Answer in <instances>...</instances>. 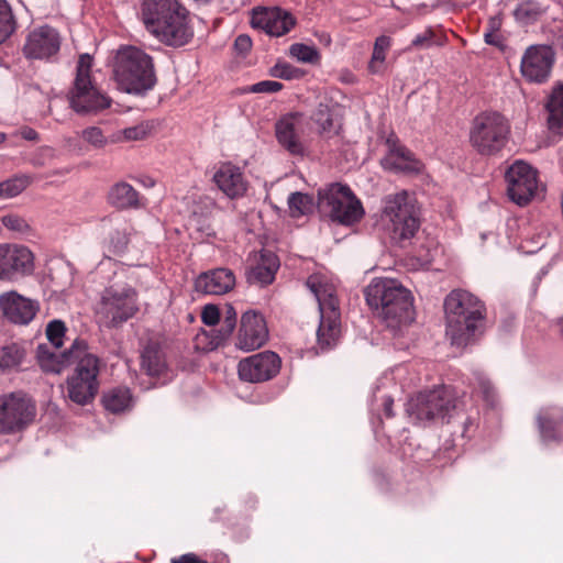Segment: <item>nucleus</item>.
Masks as SVG:
<instances>
[{
    "instance_id": "nucleus-17",
    "label": "nucleus",
    "mask_w": 563,
    "mask_h": 563,
    "mask_svg": "<svg viewBox=\"0 0 563 563\" xmlns=\"http://www.w3.org/2000/svg\"><path fill=\"white\" fill-rule=\"evenodd\" d=\"M60 48V36L57 30L48 25L33 29L26 36L23 53L30 59H48Z\"/></svg>"
},
{
    "instance_id": "nucleus-38",
    "label": "nucleus",
    "mask_w": 563,
    "mask_h": 563,
    "mask_svg": "<svg viewBox=\"0 0 563 563\" xmlns=\"http://www.w3.org/2000/svg\"><path fill=\"white\" fill-rule=\"evenodd\" d=\"M30 184L27 176H18L0 183L2 198H11L22 192Z\"/></svg>"
},
{
    "instance_id": "nucleus-36",
    "label": "nucleus",
    "mask_w": 563,
    "mask_h": 563,
    "mask_svg": "<svg viewBox=\"0 0 563 563\" xmlns=\"http://www.w3.org/2000/svg\"><path fill=\"white\" fill-rule=\"evenodd\" d=\"M445 43V36L437 34L432 29H426L422 33L415 36L410 48L427 49L431 46H442Z\"/></svg>"
},
{
    "instance_id": "nucleus-4",
    "label": "nucleus",
    "mask_w": 563,
    "mask_h": 563,
    "mask_svg": "<svg viewBox=\"0 0 563 563\" xmlns=\"http://www.w3.org/2000/svg\"><path fill=\"white\" fill-rule=\"evenodd\" d=\"M113 77L120 90L144 95L156 84L153 58L136 46H123L115 55Z\"/></svg>"
},
{
    "instance_id": "nucleus-41",
    "label": "nucleus",
    "mask_w": 563,
    "mask_h": 563,
    "mask_svg": "<svg viewBox=\"0 0 563 563\" xmlns=\"http://www.w3.org/2000/svg\"><path fill=\"white\" fill-rule=\"evenodd\" d=\"M312 120L319 125L320 132H330L333 128V119L329 106L320 103L312 114Z\"/></svg>"
},
{
    "instance_id": "nucleus-11",
    "label": "nucleus",
    "mask_w": 563,
    "mask_h": 563,
    "mask_svg": "<svg viewBox=\"0 0 563 563\" xmlns=\"http://www.w3.org/2000/svg\"><path fill=\"white\" fill-rule=\"evenodd\" d=\"M74 364V373L67 378V396L75 404L84 406L92 401L98 393L100 360L87 347Z\"/></svg>"
},
{
    "instance_id": "nucleus-13",
    "label": "nucleus",
    "mask_w": 563,
    "mask_h": 563,
    "mask_svg": "<svg viewBox=\"0 0 563 563\" xmlns=\"http://www.w3.org/2000/svg\"><path fill=\"white\" fill-rule=\"evenodd\" d=\"M507 192L519 206L527 205L538 189L537 172L527 163L518 161L506 172Z\"/></svg>"
},
{
    "instance_id": "nucleus-12",
    "label": "nucleus",
    "mask_w": 563,
    "mask_h": 563,
    "mask_svg": "<svg viewBox=\"0 0 563 563\" xmlns=\"http://www.w3.org/2000/svg\"><path fill=\"white\" fill-rule=\"evenodd\" d=\"M36 405L23 391L0 396V434H14L26 429L35 419Z\"/></svg>"
},
{
    "instance_id": "nucleus-24",
    "label": "nucleus",
    "mask_w": 563,
    "mask_h": 563,
    "mask_svg": "<svg viewBox=\"0 0 563 563\" xmlns=\"http://www.w3.org/2000/svg\"><path fill=\"white\" fill-rule=\"evenodd\" d=\"M397 218H387V224L393 241L400 243L411 239L420 227L419 209L413 200Z\"/></svg>"
},
{
    "instance_id": "nucleus-21",
    "label": "nucleus",
    "mask_w": 563,
    "mask_h": 563,
    "mask_svg": "<svg viewBox=\"0 0 563 563\" xmlns=\"http://www.w3.org/2000/svg\"><path fill=\"white\" fill-rule=\"evenodd\" d=\"M268 331L262 314L247 311L241 318L236 346L244 351L260 349L266 342Z\"/></svg>"
},
{
    "instance_id": "nucleus-31",
    "label": "nucleus",
    "mask_w": 563,
    "mask_h": 563,
    "mask_svg": "<svg viewBox=\"0 0 563 563\" xmlns=\"http://www.w3.org/2000/svg\"><path fill=\"white\" fill-rule=\"evenodd\" d=\"M549 126L555 133H563V86L553 89L547 102Z\"/></svg>"
},
{
    "instance_id": "nucleus-27",
    "label": "nucleus",
    "mask_w": 563,
    "mask_h": 563,
    "mask_svg": "<svg viewBox=\"0 0 563 563\" xmlns=\"http://www.w3.org/2000/svg\"><path fill=\"white\" fill-rule=\"evenodd\" d=\"M541 440L545 444L563 441V409L558 406L542 408L537 416Z\"/></svg>"
},
{
    "instance_id": "nucleus-8",
    "label": "nucleus",
    "mask_w": 563,
    "mask_h": 563,
    "mask_svg": "<svg viewBox=\"0 0 563 563\" xmlns=\"http://www.w3.org/2000/svg\"><path fill=\"white\" fill-rule=\"evenodd\" d=\"M318 206L331 220L344 225L360 221L364 214L361 201L347 186L341 184H332L320 190Z\"/></svg>"
},
{
    "instance_id": "nucleus-1",
    "label": "nucleus",
    "mask_w": 563,
    "mask_h": 563,
    "mask_svg": "<svg viewBox=\"0 0 563 563\" xmlns=\"http://www.w3.org/2000/svg\"><path fill=\"white\" fill-rule=\"evenodd\" d=\"M142 20L146 30L168 46H183L194 36L188 11L177 0H144Z\"/></svg>"
},
{
    "instance_id": "nucleus-28",
    "label": "nucleus",
    "mask_w": 563,
    "mask_h": 563,
    "mask_svg": "<svg viewBox=\"0 0 563 563\" xmlns=\"http://www.w3.org/2000/svg\"><path fill=\"white\" fill-rule=\"evenodd\" d=\"M278 267L277 256L273 252L264 250L256 264L246 272V279L250 284L268 285L274 280Z\"/></svg>"
},
{
    "instance_id": "nucleus-30",
    "label": "nucleus",
    "mask_w": 563,
    "mask_h": 563,
    "mask_svg": "<svg viewBox=\"0 0 563 563\" xmlns=\"http://www.w3.org/2000/svg\"><path fill=\"white\" fill-rule=\"evenodd\" d=\"M108 202L118 209L140 207L137 191L125 181L117 183L110 188L108 194Z\"/></svg>"
},
{
    "instance_id": "nucleus-29",
    "label": "nucleus",
    "mask_w": 563,
    "mask_h": 563,
    "mask_svg": "<svg viewBox=\"0 0 563 563\" xmlns=\"http://www.w3.org/2000/svg\"><path fill=\"white\" fill-rule=\"evenodd\" d=\"M141 368L148 376H161L167 369L166 356L157 341H148L141 353Z\"/></svg>"
},
{
    "instance_id": "nucleus-7",
    "label": "nucleus",
    "mask_w": 563,
    "mask_h": 563,
    "mask_svg": "<svg viewBox=\"0 0 563 563\" xmlns=\"http://www.w3.org/2000/svg\"><path fill=\"white\" fill-rule=\"evenodd\" d=\"M90 68V55H80L76 67L74 86L68 95L70 107L77 113L98 112L110 107L111 103V100L92 84Z\"/></svg>"
},
{
    "instance_id": "nucleus-53",
    "label": "nucleus",
    "mask_w": 563,
    "mask_h": 563,
    "mask_svg": "<svg viewBox=\"0 0 563 563\" xmlns=\"http://www.w3.org/2000/svg\"><path fill=\"white\" fill-rule=\"evenodd\" d=\"M485 42L489 45L501 46L503 37L499 33L484 32Z\"/></svg>"
},
{
    "instance_id": "nucleus-59",
    "label": "nucleus",
    "mask_w": 563,
    "mask_h": 563,
    "mask_svg": "<svg viewBox=\"0 0 563 563\" xmlns=\"http://www.w3.org/2000/svg\"><path fill=\"white\" fill-rule=\"evenodd\" d=\"M198 4H207L210 3L212 0H194Z\"/></svg>"
},
{
    "instance_id": "nucleus-51",
    "label": "nucleus",
    "mask_w": 563,
    "mask_h": 563,
    "mask_svg": "<svg viewBox=\"0 0 563 563\" xmlns=\"http://www.w3.org/2000/svg\"><path fill=\"white\" fill-rule=\"evenodd\" d=\"M54 157V151L51 147H41L32 157L31 162L34 166H44L47 161Z\"/></svg>"
},
{
    "instance_id": "nucleus-34",
    "label": "nucleus",
    "mask_w": 563,
    "mask_h": 563,
    "mask_svg": "<svg viewBox=\"0 0 563 563\" xmlns=\"http://www.w3.org/2000/svg\"><path fill=\"white\" fill-rule=\"evenodd\" d=\"M289 213L292 218H299L301 216L309 214L313 211L314 202L313 198L308 194L299 191L292 192L288 197Z\"/></svg>"
},
{
    "instance_id": "nucleus-60",
    "label": "nucleus",
    "mask_w": 563,
    "mask_h": 563,
    "mask_svg": "<svg viewBox=\"0 0 563 563\" xmlns=\"http://www.w3.org/2000/svg\"><path fill=\"white\" fill-rule=\"evenodd\" d=\"M5 134L0 132V144L3 143L5 141Z\"/></svg>"
},
{
    "instance_id": "nucleus-39",
    "label": "nucleus",
    "mask_w": 563,
    "mask_h": 563,
    "mask_svg": "<svg viewBox=\"0 0 563 563\" xmlns=\"http://www.w3.org/2000/svg\"><path fill=\"white\" fill-rule=\"evenodd\" d=\"M289 54L302 63L313 64L319 59V53L313 46L295 43L289 47Z\"/></svg>"
},
{
    "instance_id": "nucleus-2",
    "label": "nucleus",
    "mask_w": 563,
    "mask_h": 563,
    "mask_svg": "<svg viewBox=\"0 0 563 563\" xmlns=\"http://www.w3.org/2000/svg\"><path fill=\"white\" fill-rule=\"evenodd\" d=\"M365 298L375 314L390 329L407 325L415 319L412 296L395 279H373L365 288Z\"/></svg>"
},
{
    "instance_id": "nucleus-14",
    "label": "nucleus",
    "mask_w": 563,
    "mask_h": 563,
    "mask_svg": "<svg viewBox=\"0 0 563 563\" xmlns=\"http://www.w3.org/2000/svg\"><path fill=\"white\" fill-rule=\"evenodd\" d=\"M553 63L554 52L550 46L532 45L521 58V74L528 81L541 84L550 77Z\"/></svg>"
},
{
    "instance_id": "nucleus-10",
    "label": "nucleus",
    "mask_w": 563,
    "mask_h": 563,
    "mask_svg": "<svg viewBox=\"0 0 563 563\" xmlns=\"http://www.w3.org/2000/svg\"><path fill=\"white\" fill-rule=\"evenodd\" d=\"M508 133L509 124L500 113L484 112L474 119L470 141L479 154L493 155L505 146Z\"/></svg>"
},
{
    "instance_id": "nucleus-20",
    "label": "nucleus",
    "mask_w": 563,
    "mask_h": 563,
    "mask_svg": "<svg viewBox=\"0 0 563 563\" xmlns=\"http://www.w3.org/2000/svg\"><path fill=\"white\" fill-rule=\"evenodd\" d=\"M38 302L26 298L16 291H9L0 295V310L12 323L27 324L38 311Z\"/></svg>"
},
{
    "instance_id": "nucleus-37",
    "label": "nucleus",
    "mask_w": 563,
    "mask_h": 563,
    "mask_svg": "<svg viewBox=\"0 0 563 563\" xmlns=\"http://www.w3.org/2000/svg\"><path fill=\"white\" fill-rule=\"evenodd\" d=\"M541 14L542 9L540 4L532 0L523 1L515 10L516 19L525 24L537 21Z\"/></svg>"
},
{
    "instance_id": "nucleus-25",
    "label": "nucleus",
    "mask_w": 563,
    "mask_h": 563,
    "mask_svg": "<svg viewBox=\"0 0 563 563\" xmlns=\"http://www.w3.org/2000/svg\"><path fill=\"white\" fill-rule=\"evenodd\" d=\"M387 147L388 152L380 161L384 169L407 174L421 170L422 164L406 147L391 140H387Z\"/></svg>"
},
{
    "instance_id": "nucleus-50",
    "label": "nucleus",
    "mask_w": 563,
    "mask_h": 563,
    "mask_svg": "<svg viewBox=\"0 0 563 563\" xmlns=\"http://www.w3.org/2000/svg\"><path fill=\"white\" fill-rule=\"evenodd\" d=\"M201 319L207 325H216L220 319V312L217 306L207 305L202 310Z\"/></svg>"
},
{
    "instance_id": "nucleus-49",
    "label": "nucleus",
    "mask_w": 563,
    "mask_h": 563,
    "mask_svg": "<svg viewBox=\"0 0 563 563\" xmlns=\"http://www.w3.org/2000/svg\"><path fill=\"white\" fill-rule=\"evenodd\" d=\"M282 88L283 85L278 81L264 80L252 85L249 91L253 93H273L279 91Z\"/></svg>"
},
{
    "instance_id": "nucleus-22",
    "label": "nucleus",
    "mask_w": 563,
    "mask_h": 563,
    "mask_svg": "<svg viewBox=\"0 0 563 563\" xmlns=\"http://www.w3.org/2000/svg\"><path fill=\"white\" fill-rule=\"evenodd\" d=\"M305 132V118L300 113H290L276 123V136L279 144L294 155L303 153L301 136Z\"/></svg>"
},
{
    "instance_id": "nucleus-47",
    "label": "nucleus",
    "mask_w": 563,
    "mask_h": 563,
    "mask_svg": "<svg viewBox=\"0 0 563 563\" xmlns=\"http://www.w3.org/2000/svg\"><path fill=\"white\" fill-rule=\"evenodd\" d=\"M2 223L7 229L19 233H25L29 230L27 222L16 214L4 216Z\"/></svg>"
},
{
    "instance_id": "nucleus-46",
    "label": "nucleus",
    "mask_w": 563,
    "mask_h": 563,
    "mask_svg": "<svg viewBox=\"0 0 563 563\" xmlns=\"http://www.w3.org/2000/svg\"><path fill=\"white\" fill-rule=\"evenodd\" d=\"M123 139L126 141H139L143 140L150 133V125L147 123H141L134 126L126 128L121 131Z\"/></svg>"
},
{
    "instance_id": "nucleus-54",
    "label": "nucleus",
    "mask_w": 563,
    "mask_h": 563,
    "mask_svg": "<svg viewBox=\"0 0 563 563\" xmlns=\"http://www.w3.org/2000/svg\"><path fill=\"white\" fill-rule=\"evenodd\" d=\"M234 328H235L234 323L225 322L223 320L221 329L219 330V338L221 340H225L227 338H229L231 335V333L233 332Z\"/></svg>"
},
{
    "instance_id": "nucleus-6",
    "label": "nucleus",
    "mask_w": 563,
    "mask_h": 563,
    "mask_svg": "<svg viewBox=\"0 0 563 563\" xmlns=\"http://www.w3.org/2000/svg\"><path fill=\"white\" fill-rule=\"evenodd\" d=\"M463 410V401L457 399L445 386L421 391L412 397L406 406L408 416L418 423L449 422Z\"/></svg>"
},
{
    "instance_id": "nucleus-57",
    "label": "nucleus",
    "mask_w": 563,
    "mask_h": 563,
    "mask_svg": "<svg viewBox=\"0 0 563 563\" xmlns=\"http://www.w3.org/2000/svg\"><path fill=\"white\" fill-rule=\"evenodd\" d=\"M223 319L225 322H231L234 324L236 323V311L231 305H228L225 307V312H224Z\"/></svg>"
},
{
    "instance_id": "nucleus-3",
    "label": "nucleus",
    "mask_w": 563,
    "mask_h": 563,
    "mask_svg": "<svg viewBox=\"0 0 563 563\" xmlns=\"http://www.w3.org/2000/svg\"><path fill=\"white\" fill-rule=\"evenodd\" d=\"M446 320V336L451 344L466 346L481 328L485 318L484 303L473 294L463 290H452L444 300Z\"/></svg>"
},
{
    "instance_id": "nucleus-19",
    "label": "nucleus",
    "mask_w": 563,
    "mask_h": 563,
    "mask_svg": "<svg viewBox=\"0 0 563 563\" xmlns=\"http://www.w3.org/2000/svg\"><path fill=\"white\" fill-rule=\"evenodd\" d=\"M296 21L290 13L279 8L257 7L252 11L251 24L272 36H282L288 33Z\"/></svg>"
},
{
    "instance_id": "nucleus-32",
    "label": "nucleus",
    "mask_w": 563,
    "mask_h": 563,
    "mask_svg": "<svg viewBox=\"0 0 563 563\" xmlns=\"http://www.w3.org/2000/svg\"><path fill=\"white\" fill-rule=\"evenodd\" d=\"M415 200L407 191L387 195L383 200V220L397 218Z\"/></svg>"
},
{
    "instance_id": "nucleus-16",
    "label": "nucleus",
    "mask_w": 563,
    "mask_h": 563,
    "mask_svg": "<svg viewBox=\"0 0 563 563\" xmlns=\"http://www.w3.org/2000/svg\"><path fill=\"white\" fill-rule=\"evenodd\" d=\"M280 368L279 356L271 351L261 352L239 363V376L250 383H261L273 378Z\"/></svg>"
},
{
    "instance_id": "nucleus-56",
    "label": "nucleus",
    "mask_w": 563,
    "mask_h": 563,
    "mask_svg": "<svg viewBox=\"0 0 563 563\" xmlns=\"http://www.w3.org/2000/svg\"><path fill=\"white\" fill-rule=\"evenodd\" d=\"M500 27H501V19L499 16H493L489 19L485 31L493 32V33H499Z\"/></svg>"
},
{
    "instance_id": "nucleus-42",
    "label": "nucleus",
    "mask_w": 563,
    "mask_h": 563,
    "mask_svg": "<svg viewBox=\"0 0 563 563\" xmlns=\"http://www.w3.org/2000/svg\"><path fill=\"white\" fill-rule=\"evenodd\" d=\"M65 323L60 320H53L46 327V338L51 345L59 349L63 345V336L65 334Z\"/></svg>"
},
{
    "instance_id": "nucleus-33",
    "label": "nucleus",
    "mask_w": 563,
    "mask_h": 563,
    "mask_svg": "<svg viewBox=\"0 0 563 563\" xmlns=\"http://www.w3.org/2000/svg\"><path fill=\"white\" fill-rule=\"evenodd\" d=\"M132 397L128 388H114L103 395L102 402L108 411L122 412L131 407Z\"/></svg>"
},
{
    "instance_id": "nucleus-40",
    "label": "nucleus",
    "mask_w": 563,
    "mask_h": 563,
    "mask_svg": "<svg viewBox=\"0 0 563 563\" xmlns=\"http://www.w3.org/2000/svg\"><path fill=\"white\" fill-rule=\"evenodd\" d=\"M130 227L125 222L115 227L110 236V243L117 253H121L125 250L130 241Z\"/></svg>"
},
{
    "instance_id": "nucleus-44",
    "label": "nucleus",
    "mask_w": 563,
    "mask_h": 563,
    "mask_svg": "<svg viewBox=\"0 0 563 563\" xmlns=\"http://www.w3.org/2000/svg\"><path fill=\"white\" fill-rule=\"evenodd\" d=\"M81 139L93 146L95 148H101L107 144V139L103 135L101 129L97 126H90L81 131Z\"/></svg>"
},
{
    "instance_id": "nucleus-26",
    "label": "nucleus",
    "mask_w": 563,
    "mask_h": 563,
    "mask_svg": "<svg viewBox=\"0 0 563 563\" xmlns=\"http://www.w3.org/2000/svg\"><path fill=\"white\" fill-rule=\"evenodd\" d=\"M213 181L231 199L243 196L247 188V183L241 168L231 163L222 164L218 168L213 175Z\"/></svg>"
},
{
    "instance_id": "nucleus-48",
    "label": "nucleus",
    "mask_w": 563,
    "mask_h": 563,
    "mask_svg": "<svg viewBox=\"0 0 563 563\" xmlns=\"http://www.w3.org/2000/svg\"><path fill=\"white\" fill-rule=\"evenodd\" d=\"M478 389L483 396V399L489 406L494 407L496 404V393L492 383L488 379L481 376L478 377Z\"/></svg>"
},
{
    "instance_id": "nucleus-55",
    "label": "nucleus",
    "mask_w": 563,
    "mask_h": 563,
    "mask_svg": "<svg viewBox=\"0 0 563 563\" xmlns=\"http://www.w3.org/2000/svg\"><path fill=\"white\" fill-rule=\"evenodd\" d=\"M19 134L21 135V137H23L24 140L26 141H37L38 140V134L35 130L31 129V128H22L20 131H19Z\"/></svg>"
},
{
    "instance_id": "nucleus-18",
    "label": "nucleus",
    "mask_w": 563,
    "mask_h": 563,
    "mask_svg": "<svg viewBox=\"0 0 563 563\" xmlns=\"http://www.w3.org/2000/svg\"><path fill=\"white\" fill-rule=\"evenodd\" d=\"M33 272V255L25 246L0 245V279L13 280Z\"/></svg>"
},
{
    "instance_id": "nucleus-58",
    "label": "nucleus",
    "mask_w": 563,
    "mask_h": 563,
    "mask_svg": "<svg viewBox=\"0 0 563 563\" xmlns=\"http://www.w3.org/2000/svg\"><path fill=\"white\" fill-rule=\"evenodd\" d=\"M393 399L390 397H386L384 399V411H385V415L388 417V418H391L394 416V412H393Z\"/></svg>"
},
{
    "instance_id": "nucleus-43",
    "label": "nucleus",
    "mask_w": 563,
    "mask_h": 563,
    "mask_svg": "<svg viewBox=\"0 0 563 563\" xmlns=\"http://www.w3.org/2000/svg\"><path fill=\"white\" fill-rule=\"evenodd\" d=\"M390 46V38L388 36L382 35L376 38L372 60L369 64V68L372 71H376L375 64L383 63L385 60V52Z\"/></svg>"
},
{
    "instance_id": "nucleus-35",
    "label": "nucleus",
    "mask_w": 563,
    "mask_h": 563,
    "mask_svg": "<svg viewBox=\"0 0 563 563\" xmlns=\"http://www.w3.org/2000/svg\"><path fill=\"white\" fill-rule=\"evenodd\" d=\"M16 29V20L7 0H0V44L8 40Z\"/></svg>"
},
{
    "instance_id": "nucleus-52",
    "label": "nucleus",
    "mask_w": 563,
    "mask_h": 563,
    "mask_svg": "<svg viewBox=\"0 0 563 563\" xmlns=\"http://www.w3.org/2000/svg\"><path fill=\"white\" fill-rule=\"evenodd\" d=\"M234 47L238 52L242 54L247 53L252 47L251 37L246 34L239 35L234 42Z\"/></svg>"
},
{
    "instance_id": "nucleus-15",
    "label": "nucleus",
    "mask_w": 563,
    "mask_h": 563,
    "mask_svg": "<svg viewBox=\"0 0 563 563\" xmlns=\"http://www.w3.org/2000/svg\"><path fill=\"white\" fill-rule=\"evenodd\" d=\"M87 347L84 340H75L71 346L63 352L48 344H40L36 349V358L44 372L59 374L65 367L74 364Z\"/></svg>"
},
{
    "instance_id": "nucleus-45",
    "label": "nucleus",
    "mask_w": 563,
    "mask_h": 563,
    "mask_svg": "<svg viewBox=\"0 0 563 563\" xmlns=\"http://www.w3.org/2000/svg\"><path fill=\"white\" fill-rule=\"evenodd\" d=\"M271 75L277 78L290 80L299 78L302 73L287 63H278L271 69Z\"/></svg>"
},
{
    "instance_id": "nucleus-23",
    "label": "nucleus",
    "mask_w": 563,
    "mask_h": 563,
    "mask_svg": "<svg viewBox=\"0 0 563 563\" xmlns=\"http://www.w3.org/2000/svg\"><path fill=\"white\" fill-rule=\"evenodd\" d=\"M234 286V273L224 267L201 273L195 282L196 290L207 295H224L231 291Z\"/></svg>"
},
{
    "instance_id": "nucleus-5",
    "label": "nucleus",
    "mask_w": 563,
    "mask_h": 563,
    "mask_svg": "<svg viewBox=\"0 0 563 563\" xmlns=\"http://www.w3.org/2000/svg\"><path fill=\"white\" fill-rule=\"evenodd\" d=\"M307 287L318 301L320 323L317 330L318 351H328L336 345L341 334V313L336 289L322 275H311L306 282Z\"/></svg>"
},
{
    "instance_id": "nucleus-9",
    "label": "nucleus",
    "mask_w": 563,
    "mask_h": 563,
    "mask_svg": "<svg viewBox=\"0 0 563 563\" xmlns=\"http://www.w3.org/2000/svg\"><path fill=\"white\" fill-rule=\"evenodd\" d=\"M137 296L130 286L106 288L98 305L97 314L107 328H118L137 312Z\"/></svg>"
},
{
    "instance_id": "nucleus-61",
    "label": "nucleus",
    "mask_w": 563,
    "mask_h": 563,
    "mask_svg": "<svg viewBox=\"0 0 563 563\" xmlns=\"http://www.w3.org/2000/svg\"><path fill=\"white\" fill-rule=\"evenodd\" d=\"M560 328H561V331L563 332V319L560 321Z\"/></svg>"
}]
</instances>
